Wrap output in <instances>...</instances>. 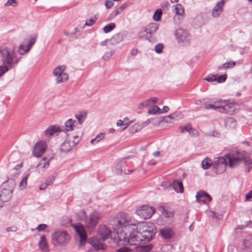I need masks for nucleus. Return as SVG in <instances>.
<instances>
[{
    "label": "nucleus",
    "mask_w": 252,
    "mask_h": 252,
    "mask_svg": "<svg viewBox=\"0 0 252 252\" xmlns=\"http://www.w3.org/2000/svg\"><path fill=\"white\" fill-rule=\"evenodd\" d=\"M242 161L245 166L248 168V171L252 168V159L248 156L245 152L236 151L228 154L225 157H219L216 161L218 165L224 166L228 165L233 168L237 166Z\"/></svg>",
    "instance_id": "1"
},
{
    "label": "nucleus",
    "mask_w": 252,
    "mask_h": 252,
    "mask_svg": "<svg viewBox=\"0 0 252 252\" xmlns=\"http://www.w3.org/2000/svg\"><path fill=\"white\" fill-rule=\"evenodd\" d=\"M21 59V57H17L14 50L6 47H0V60L2 63L0 65V77L9 70L15 67Z\"/></svg>",
    "instance_id": "2"
},
{
    "label": "nucleus",
    "mask_w": 252,
    "mask_h": 252,
    "mask_svg": "<svg viewBox=\"0 0 252 252\" xmlns=\"http://www.w3.org/2000/svg\"><path fill=\"white\" fill-rule=\"evenodd\" d=\"M15 186V181L9 179L3 183L0 187V198L4 202L10 199Z\"/></svg>",
    "instance_id": "3"
},
{
    "label": "nucleus",
    "mask_w": 252,
    "mask_h": 252,
    "mask_svg": "<svg viewBox=\"0 0 252 252\" xmlns=\"http://www.w3.org/2000/svg\"><path fill=\"white\" fill-rule=\"evenodd\" d=\"M126 228L129 230H132L128 237V244L131 245H136L139 243L143 241L142 237V234L140 230H137L139 229L138 224L137 225L133 224H128L126 225Z\"/></svg>",
    "instance_id": "4"
},
{
    "label": "nucleus",
    "mask_w": 252,
    "mask_h": 252,
    "mask_svg": "<svg viewBox=\"0 0 252 252\" xmlns=\"http://www.w3.org/2000/svg\"><path fill=\"white\" fill-rule=\"evenodd\" d=\"M139 230L141 231L143 241L151 240L156 233V229L154 226H149L147 223H138Z\"/></svg>",
    "instance_id": "5"
},
{
    "label": "nucleus",
    "mask_w": 252,
    "mask_h": 252,
    "mask_svg": "<svg viewBox=\"0 0 252 252\" xmlns=\"http://www.w3.org/2000/svg\"><path fill=\"white\" fill-rule=\"evenodd\" d=\"M52 240L55 246H64L69 242L70 237L66 231L59 230L53 234Z\"/></svg>",
    "instance_id": "6"
},
{
    "label": "nucleus",
    "mask_w": 252,
    "mask_h": 252,
    "mask_svg": "<svg viewBox=\"0 0 252 252\" xmlns=\"http://www.w3.org/2000/svg\"><path fill=\"white\" fill-rule=\"evenodd\" d=\"M159 25L157 23H151L144 27L138 33L140 37L148 39L155 34L158 29Z\"/></svg>",
    "instance_id": "7"
},
{
    "label": "nucleus",
    "mask_w": 252,
    "mask_h": 252,
    "mask_svg": "<svg viewBox=\"0 0 252 252\" xmlns=\"http://www.w3.org/2000/svg\"><path fill=\"white\" fill-rule=\"evenodd\" d=\"M124 220L126 222H129L130 220V218L127 216V215H124L122 217V220L118 221V224L120 227L117 230L116 234L118 240L120 242H123L124 244L127 243H128V237H127L126 233L123 230L122 227V220Z\"/></svg>",
    "instance_id": "8"
},
{
    "label": "nucleus",
    "mask_w": 252,
    "mask_h": 252,
    "mask_svg": "<svg viewBox=\"0 0 252 252\" xmlns=\"http://www.w3.org/2000/svg\"><path fill=\"white\" fill-rule=\"evenodd\" d=\"M175 36L178 43L181 45L189 44L190 40V36L185 30L179 29L175 32Z\"/></svg>",
    "instance_id": "9"
},
{
    "label": "nucleus",
    "mask_w": 252,
    "mask_h": 252,
    "mask_svg": "<svg viewBox=\"0 0 252 252\" xmlns=\"http://www.w3.org/2000/svg\"><path fill=\"white\" fill-rule=\"evenodd\" d=\"M155 211L156 209L154 207L145 205L138 208L136 213L142 219H148L152 216Z\"/></svg>",
    "instance_id": "10"
},
{
    "label": "nucleus",
    "mask_w": 252,
    "mask_h": 252,
    "mask_svg": "<svg viewBox=\"0 0 252 252\" xmlns=\"http://www.w3.org/2000/svg\"><path fill=\"white\" fill-rule=\"evenodd\" d=\"M65 69L64 65L58 66L53 71V75L55 77L57 84H61L68 79V75L64 71Z\"/></svg>",
    "instance_id": "11"
},
{
    "label": "nucleus",
    "mask_w": 252,
    "mask_h": 252,
    "mask_svg": "<svg viewBox=\"0 0 252 252\" xmlns=\"http://www.w3.org/2000/svg\"><path fill=\"white\" fill-rule=\"evenodd\" d=\"M101 215L100 212L94 211L89 215V217L85 220V225L90 229L94 228L100 220Z\"/></svg>",
    "instance_id": "12"
},
{
    "label": "nucleus",
    "mask_w": 252,
    "mask_h": 252,
    "mask_svg": "<svg viewBox=\"0 0 252 252\" xmlns=\"http://www.w3.org/2000/svg\"><path fill=\"white\" fill-rule=\"evenodd\" d=\"M47 147L45 141L40 140L34 145L32 152L33 155L36 157H39L44 153Z\"/></svg>",
    "instance_id": "13"
},
{
    "label": "nucleus",
    "mask_w": 252,
    "mask_h": 252,
    "mask_svg": "<svg viewBox=\"0 0 252 252\" xmlns=\"http://www.w3.org/2000/svg\"><path fill=\"white\" fill-rule=\"evenodd\" d=\"M35 37H32L29 40L27 45L25 44H21L18 49L19 54L21 55H24L28 53L31 50L32 47L35 43Z\"/></svg>",
    "instance_id": "14"
},
{
    "label": "nucleus",
    "mask_w": 252,
    "mask_h": 252,
    "mask_svg": "<svg viewBox=\"0 0 252 252\" xmlns=\"http://www.w3.org/2000/svg\"><path fill=\"white\" fill-rule=\"evenodd\" d=\"M195 197L197 202L202 204H205L210 201L212 199L210 195L203 190L197 191Z\"/></svg>",
    "instance_id": "15"
},
{
    "label": "nucleus",
    "mask_w": 252,
    "mask_h": 252,
    "mask_svg": "<svg viewBox=\"0 0 252 252\" xmlns=\"http://www.w3.org/2000/svg\"><path fill=\"white\" fill-rule=\"evenodd\" d=\"M236 110V106L234 104L226 101V103L224 104L223 105H220V110H219V112L232 115L233 114Z\"/></svg>",
    "instance_id": "16"
},
{
    "label": "nucleus",
    "mask_w": 252,
    "mask_h": 252,
    "mask_svg": "<svg viewBox=\"0 0 252 252\" xmlns=\"http://www.w3.org/2000/svg\"><path fill=\"white\" fill-rule=\"evenodd\" d=\"M97 234L99 238L104 241L110 237L111 231L104 225L99 227Z\"/></svg>",
    "instance_id": "17"
},
{
    "label": "nucleus",
    "mask_w": 252,
    "mask_h": 252,
    "mask_svg": "<svg viewBox=\"0 0 252 252\" xmlns=\"http://www.w3.org/2000/svg\"><path fill=\"white\" fill-rule=\"evenodd\" d=\"M62 131L60 127L56 125L49 126L44 131V134L47 137L58 135Z\"/></svg>",
    "instance_id": "18"
},
{
    "label": "nucleus",
    "mask_w": 252,
    "mask_h": 252,
    "mask_svg": "<svg viewBox=\"0 0 252 252\" xmlns=\"http://www.w3.org/2000/svg\"><path fill=\"white\" fill-rule=\"evenodd\" d=\"M73 227L80 237V241H85L87 239V234L84 226L81 223L75 224Z\"/></svg>",
    "instance_id": "19"
},
{
    "label": "nucleus",
    "mask_w": 252,
    "mask_h": 252,
    "mask_svg": "<svg viewBox=\"0 0 252 252\" xmlns=\"http://www.w3.org/2000/svg\"><path fill=\"white\" fill-rule=\"evenodd\" d=\"M77 144V142L67 139L60 146V150L62 152L67 153L71 150L72 148Z\"/></svg>",
    "instance_id": "20"
},
{
    "label": "nucleus",
    "mask_w": 252,
    "mask_h": 252,
    "mask_svg": "<svg viewBox=\"0 0 252 252\" xmlns=\"http://www.w3.org/2000/svg\"><path fill=\"white\" fill-rule=\"evenodd\" d=\"M223 5L218 2L211 11V16L214 18L219 17L223 12Z\"/></svg>",
    "instance_id": "21"
},
{
    "label": "nucleus",
    "mask_w": 252,
    "mask_h": 252,
    "mask_svg": "<svg viewBox=\"0 0 252 252\" xmlns=\"http://www.w3.org/2000/svg\"><path fill=\"white\" fill-rule=\"evenodd\" d=\"M183 117L182 114L180 112H176L167 116L162 118V121L166 123H169V119H173L178 121Z\"/></svg>",
    "instance_id": "22"
},
{
    "label": "nucleus",
    "mask_w": 252,
    "mask_h": 252,
    "mask_svg": "<svg viewBox=\"0 0 252 252\" xmlns=\"http://www.w3.org/2000/svg\"><path fill=\"white\" fill-rule=\"evenodd\" d=\"M160 233L164 239H170L174 234L172 229L169 227L161 229Z\"/></svg>",
    "instance_id": "23"
},
{
    "label": "nucleus",
    "mask_w": 252,
    "mask_h": 252,
    "mask_svg": "<svg viewBox=\"0 0 252 252\" xmlns=\"http://www.w3.org/2000/svg\"><path fill=\"white\" fill-rule=\"evenodd\" d=\"M38 246L43 252H48V247L46 238L44 235L40 237V241L38 243Z\"/></svg>",
    "instance_id": "24"
},
{
    "label": "nucleus",
    "mask_w": 252,
    "mask_h": 252,
    "mask_svg": "<svg viewBox=\"0 0 252 252\" xmlns=\"http://www.w3.org/2000/svg\"><path fill=\"white\" fill-rule=\"evenodd\" d=\"M76 124H77V122L75 120H73L72 119H68L65 122L64 124L65 130L66 131L73 130L76 126Z\"/></svg>",
    "instance_id": "25"
},
{
    "label": "nucleus",
    "mask_w": 252,
    "mask_h": 252,
    "mask_svg": "<svg viewBox=\"0 0 252 252\" xmlns=\"http://www.w3.org/2000/svg\"><path fill=\"white\" fill-rule=\"evenodd\" d=\"M50 160L51 158L44 157L40 160L36 167L38 168L39 169L47 168L49 166Z\"/></svg>",
    "instance_id": "26"
},
{
    "label": "nucleus",
    "mask_w": 252,
    "mask_h": 252,
    "mask_svg": "<svg viewBox=\"0 0 252 252\" xmlns=\"http://www.w3.org/2000/svg\"><path fill=\"white\" fill-rule=\"evenodd\" d=\"M172 187L175 191L178 193H182L184 191V188L181 182L174 181L172 184Z\"/></svg>",
    "instance_id": "27"
},
{
    "label": "nucleus",
    "mask_w": 252,
    "mask_h": 252,
    "mask_svg": "<svg viewBox=\"0 0 252 252\" xmlns=\"http://www.w3.org/2000/svg\"><path fill=\"white\" fill-rule=\"evenodd\" d=\"M152 248L151 245H144L137 246L135 248L136 252H149Z\"/></svg>",
    "instance_id": "28"
},
{
    "label": "nucleus",
    "mask_w": 252,
    "mask_h": 252,
    "mask_svg": "<svg viewBox=\"0 0 252 252\" xmlns=\"http://www.w3.org/2000/svg\"><path fill=\"white\" fill-rule=\"evenodd\" d=\"M235 65L236 63L235 62L230 61L219 66L218 68L219 70H226L229 68H233Z\"/></svg>",
    "instance_id": "29"
},
{
    "label": "nucleus",
    "mask_w": 252,
    "mask_h": 252,
    "mask_svg": "<svg viewBox=\"0 0 252 252\" xmlns=\"http://www.w3.org/2000/svg\"><path fill=\"white\" fill-rule=\"evenodd\" d=\"M91 245L96 250H104L105 247L104 245L99 242L96 239H93L91 242Z\"/></svg>",
    "instance_id": "30"
},
{
    "label": "nucleus",
    "mask_w": 252,
    "mask_h": 252,
    "mask_svg": "<svg viewBox=\"0 0 252 252\" xmlns=\"http://www.w3.org/2000/svg\"><path fill=\"white\" fill-rule=\"evenodd\" d=\"M75 216L76 219L79 220H82L85 222V220L87 219L86 213L83 210L77 212Z\"/></svg>",
    "instance_id": "31"
},
{
    "label": "nucleus",
    "mask_w": 252,
    "mask_h": 252,
    "mask_svg": "<svg viewBox=\"0 0 252 252\" xmlns=\"http://www.w3.org/2000/svg\"><path fill=\"white\" fill-rule=\"evenodd\" d=\"M175 10L177 15L182 16L185 13L184 8L181 4H177L175 5Z\"/></svg>",
    "instance_id": "32"
},
{
    "label": "nucleus",
    "mask_w": 252,
    "mask_h": 252,
    "mask_svg": "<svg viewBox=\"0 0 252 252\" xmlns=\"http://www.w3.org/2000/svg\"><path fill=\"white\" fill-rule=\"evenodd\" d=\"M29 176L30 174L27 175L22 179V180L20 182L19 185V187L21 189H24L27 188V181Z\"/></svg>",
    "instance_id": "33"
},
{
    "label": "nucleus",
    "mask_w": 252,
    "mask_h": 252,
    "mask_svg": "<svg viewBox=\"0 0 252 252\" xmlns=\"http://www.w3.org/2000/svg\"><path fill=\"white\" fill-rule=\"evenodd\" d=\"M127 6V4L126 3H124L122 4L120 7L117 8L113 12V15L114 17H116L119 14H120L126 7Z\"/></svg>",
    "instance_id": "34"
},
{
    "label": "nucleus",
    "mask_w": 252,
    "mask_h": 252,
    "mask_svg": "<svg viewBox=\"0 0 252 252\" xmlns=\"http://www.w3.org/2000/svg\"><path fill=\"white\" fill-rule=\"evenodd\" d=\"M115 24L114 23H111L106 25L103 28L104 32L107 33L112 31L115 28Z\"/></svg>",
    "instance_id": "35"
},
{
    "label": "nucleus",
    "mask_w": 252,
    "mask_h": 252,
    "mask_svg": "<svg viewBox=\"0 0 252 252\" xmlns=\"http://www.w3.org/2000/svg\"><path fill=\"white\" fill-rule=\"evenodd\" d=\"M202 168L204 169H208L210 166L211 165L212 162L211 160L207 158H206L202 161Z\"/></svg>",
    "instance_id": "36"
},
{
    "label": "nucleus",
    "mask_w": 252,
    "mask_h": 252,
    "mask_svg": "<svg viewBox=\"0 0 252 252\" xmlns=\"http://www.w3.org/2000/svg\"><path fill=\"white\" fill-rule=\"evenodd\" d=\"M162 15V10L161 9H157L153 16V19L155 21H159L161 19Z\"/></svg>",
    "instance_id": "37"
},
{
    "label": "nucleus",
    "mask_w": 252,
    "mask_h": 252,
    "mask_svg": "<svg viewBox=\"0 0 252 252\" xmlns=\"http://www.w3.org/2000/svg\"><path fill=\"white\" fill-rule=\"evenodd\" d=\"M97 19V17L96 15L91 17L89 20L86 21L85 26L88 27L92 26L96 22Z\"/></svg>",
    "instance_id": "38"
},
{
    "label": "nucleus",
    "mask_w": 252,
    "mask_h": 252,
    "mask_svg": "<svg viewBox=\"0 0 252 252\" xmlns=\"http://www.w3.org/2000/svg\"><path fill=\"white\" fill-rule=\"evenodd\" d=\"M104 137V134L103 133L98 134L95 138L92 139L91 143L93 144H95L98 142L100 140L103 139Z\"/></svg>",
    "instance_id": "39"
},
{
    "label": "nucleus",
    "mask_w": 252,
    "mask_h": 252,
    "mask_svg": "<svg viewBox=\"0 0 252 252\" xmlns=\"http://www.w3.org/2000/svg\"><path fill=\"white\" fill-rule=\"evenodd\" d=\"M148 113L150 114H155L161 113L160 109L157 106H154L152 108L149 109Z\"/></svg>",
    "instance_id": "40"
},
{
    "label": "nucleus",
    "mask_w": 252,
    "mask_h": 252,
    "mask_svg": "<svg viewBox=\"0 0 252 252\" xmlns=\"http://www.w3.org/2000/svg\"><path fill=\"white\" fill-rule=\"evenodd\" d=\"M164 45L162 43H158L155 47V51L158 54L162 52Z\"/></svg>",
    "instance_id": "41"
},
{
    "label": "nucleus",
    "mask_w": 252,
    "mask_h": 252,
    "mask_svg": "<svg viewBox=\"0 0 252 252\" xmlns=\"http://www.w3.org/2000/svg\"><path fill=\"white\" fill-rule=\"evenodd\" d=\"M203 80L209 82H212L217 81V75H210L204 78Z\"/></svg>",
    "instance_id": "42"
},
{
    "label": "nucleus",
    "mask_w": 252,
    "mask_h": 252,
    "mask_svg": "<svg viewBox=\"0 0 252 252\" xmlns=\"http://www.w3.org/2000/svg\"><path fill=\"white\" fill-rule=\"evenodd\" d=\"M205 108L206 109H212L214 110L219 109V111L220 110V105H216L215 103L206 105Z\"/></svg>",
    "instance_id": "43"
},
{
    "label": "nucleus",
    "mask_w": 252,
    "mask_h": 252,
    "mask_svg": "<svg viewBox=\"0 0 252 252\" xmlns=\"http://www.w3.org/2000/svg\"><path fill=\"white\" fill-rule=\"evenodd\" d=\"M55 176H50L48 177L45 181V184L47 186L53 185L55 180Z\"/></svg>",
    "instance_id": "44"
},
{
    "label": "nucleus",
    "mask_w": 252,
    "mask_h": 252,
    "mask_svg": "<svg viewBox=\"0 0 252 252\" xmlns=\"http://www.w3.org/2000/svg\"><path fill=\"white\" fill-rule=\"evenodd\" d=\"M76 119L78 120L79 123L81 125L84 122L86 118L85 115L78 114L75 116Z\"/></svg>",
    "instance_id": "45"
},
{
    "label": "nucleus",
    "mask_w": 252,
    "mask_h": 252,
    "mask_svg": "<svg viewBox=\"0 0 252 252\" xmlns=\"http://www.w3.org/2000/svg\"><path fill=\"white\" fill-rule=\"evenodd\" d=\"M214 102L216 105H223L224 104L226 103V100L220 98H216L214 100Z\"/></svg>",
    "instance_id": "46"
},
{
    "label": "nucleus",
    "mask_w": 252,
    "mask_h": 252,
    "mask_svg": "<svg viewBox=\"0 0 252 252\" xmlns=\"http://www.w3.org/2000/svg\"><path fill=\"white\" fill-rule=\"evenodd\" d=\"M226 79V75L223 74L220 76L219 77H217V81L218 83H222L225 81Z\"/></svg>",
    "instance_id": "47"
},
{
    "label": "nucleus",
    "mask_w": 252,
    "mask_h": 252,
    "mask_svg": "<svg viewBox=\"0 0 252 252\" xmlns=\"http://www.w3.org/2000/svg\"><path fill=\"white\" fill-rule=\"evenodd\" d=\"M152 105V102H151V100L149 99L145 101H144L140 103V105L141 106V107H147Z\"/></svg>",
    "instance_id": "48"
},
{
    "label": "nucleus",
    "mask_w": 252,
    "mask_h": 252,
    "mask_svg": "<svg viewBox=\"0 0 252 252\" xmlns=\"http://www.w3.org/2000/svg\"><path fill=\"white\" fill-rule=\"evenodd\" d=\"M17 4V2L16 0H8L7 2L5 4V6H15Z\"/></svg>",
    "instance_id": "49"
},
{
    "label": "nucleus",
    "mask_w": 252,
    "mask_h": 252,
    "mask_svg": "<svg viewBox=\"0 0 252 252\" xmlns=\"http://www.w3.org/2000/svg\"><path fill=\"white\" fill-rule=\"evenodd\" d=\"M114 5V2L111 0H107L105 2V6L107 9H109Z\"/></svg>",
    "instance_id": "50"
},
{
    "label": "nucleus",
    "mask_w": 252,
    "mask_h": 252,
    "mask_svg": "<svg viewBox=\"0 0 252 252\" xmlns=\"http://www.w3.org/2000/svg\"><path fill=\"white\" fill-rule=\"evenodd\" d=\"M117 252H133V251L128 248L123 247L117 250Z\"/></svg>",
    "instance_id": "51"
},
{
    "label": "nucleus",
    "mask_w": 252,
    "mask_h": 252,
    "mask_svg": "<svg viewBox=\"0 0 252 252\" xmlns=\"http://www.w3.org/2000/svg\"><path fill=\"white\" fill-rule=\"evenodd\" d=\"M160 6L163 9H168V7L169 6V2L166 1V0H165V1H163L161 4H160Z\"/></svg>",
    "instance_id": "52"
},
{
    "label": "nucleus",
    "mask_w": 252,
    "mask_h": 252,
    "mask_svg": "<svg viewBox=\"0 0 252 252\" xmlns=\"http://www.w3.org/2000/svg\"><path fill=\"white\" fill-rule=\"evenodd\" d=\"M113 55V52L112 51L108 52L106 53L103 56V58L104 60H108L111 58V57Z\"/></svg>",
    "instance_id": "53"
},
{
    "label": "nucleus",
    "mask_w": 252,
    "mask_h": 252,
    "mask_svg": "<svg viewBox=\"0 0 252 252\" xmlns=\"http://www.w3.org/2000/svg\"><path fill=\"white\" fill-rule=\"evenodd\" d=\"M163 215L165 218H172L173 217V214L171 212H167L166 211H164L163 212Z\"/></svg>",
    "instance_id": "54"
},
{
    "label": "nucleus",
    "mask_w": 252,
    "mask_h": 252,
    "mask_svg": "<svg viewBox=\"0 0 252 252\" xmlns=\"http://www.w3.org/2000/svg\"><path fill=\"white\" fill-rule=\"evenodd\" d=\"M46 227L47 225L45 224H40L36 227V229L38 231H42L44 230Z\"/></svg>",
    "instance_id": "55"
},
{
    "label": "nucleus",
    "mask_w": 252,
    "mask_h": 252,
    "mask_svg": "<svg viewBox=\"0 0 252 252\" xmlns=\"http://www.w3.org/2000/svg\"><path fill=\"white\" fill-rule=\"evenodd\" d=\"M128 120H129V119L127 117H125L123 121L124 122V125H126V126L125 128H124L123 130L126 129L127 128V127L128 126V125L130 124V123L128 122Z\"/></svg>",
    "instance_id": "56"
},
{
    "label": "nucleus",
    "mask_w": 252,
    "mask_h": 252,
    "mask_svg": "<svg viewBox=\"0 0 252 252\" xmlns=\"http://www.w3.org/2000/svg\"><path fill=\"white\" fill-rule=\"evenodd\" d=\"M252 198V189L250 190L246 195V199L247 200H249L250 199Z\"/></svg>",
    "instance_id": "57"
},
{
    "label": "nucleus",
    "mask_w": 252,
    "mask_h": 252,
    "mask_svg": "<svg viewBox=\"0 0 252 252\" xmlns=\"http://www.w3.org/2000/svg\"><path fill=\"white\" fill-rule=\"evenodd\" d=\"M22 167H23V163H20L17 164V165H16L14 167L13 169L16 170H18L19 169L21 168Z\"/></svg>",
    "instance_id": "58"
},
{
    "label": "nucleus",
    "mask_w": 252,
    "mask_h": 252,
    "mask_svg": "<svg viewBox=\"0 0 252 252\" xmlns=\"http://www.w3.org/2000/svg\"><path fill=\"white\" fill-rule=\"evenodd\" d=\"M122 171H123V170L121 167L116 168V173L117 174H119L121 173L122 172Z\"/></svg>",
    "instance_id": "59"
},
{
    "label": "nucleus",
    "mask_w": 252,
    "mask_h": 252,
    "mask_svg": "<svg viewBox=\"0 0 252 252\" xmlns=\"http://www.w3.org/2000/svg\"><path fill=\"white\" fill-rule=\"evenodd\" d=\"M116 125L118 126H122L123 125H124L123 121L121 120H118L117 122Z\"/></svg>",
    "instance_id": "60"
},
{
    "label": "nucleus",
    "mask_w": 252,
    "mask_h": 252,
    "mask_svg": "<svg viewBox=\"0 0 252 252\" xmlns=\"http://www.w3.org/2000/svg\"><path fill=\"white\" fill-rule=\"evenodd\" d=\"M47 187L48 186L44 183L40 186L39 189L40 190H44L47 188Z\"/></svg>",
    "instance_id": "61"
},
{
    "label": "nucleus",
    "mask_w": 252,
    "mask_h": 252,
    "mask_svg": "<svg viewBox=\"0 0 252 252\" xmlns=\"http://www.w3.org/2000/svg\"><path fill=\"white\" fill-rule=\"evenodd\" d=\"M180 129H181V132L182 133H184V132L187 131V130H188V128H187L186 127H180Z\"/></svg>",
    "instance_id": "62"
},
{
    "label": "nucleus",
    "mask_w": 252,
    "mask_h": 252,
    "mask_svg": "<svg viewBox=\"0 0 252 252\" xmlns=\"http://www.w3.org/2000/svg\"><path fill=\"white\" fill-rule=\"evenodd\" d=\"M150 100H151V102H152V103H156L157 101H158V99L156 97H154V98H151V99H149Z\"/></svg>",
    "instance_id": "63"
},
{
    "label": "nucleus",
    "mask_w": 252,
    "mask_h": 252,
    "mask_svg": "<svg viewBox=\"0 0 252 252\" xmlns=\"http://www.w3.org/2000/svg\"><path fill=\"white\" fill-rule=\"evenodd\" d=\"M169 110V107L167 106H164L163 107V111L165 112L168 111Z\"/></svg>",
    "instance_id": "64"
}]
</instances>
